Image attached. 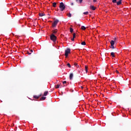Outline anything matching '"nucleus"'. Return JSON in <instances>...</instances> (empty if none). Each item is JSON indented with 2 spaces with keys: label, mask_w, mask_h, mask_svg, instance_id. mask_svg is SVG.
I'll use <instances>...</instances> for the list:
<instances>
[{
  "label": "nucleus",
  "mask_w": 131,
  "mask_h": 131,
  "mask_svg": "<svg viewBox=\"0 0 131 131\" xmlns=\"http://www.w3.org/2000/svg\"><path fill=\"white\" fill-rule=\"evenodd\" d=\"M66 6H65V4L63 2H61L59 5V8L60 11L61 12H63V11L66 9Z\"/></svg>",
  "instance_id": "obj_1"
},
{
  "label": "nucleus",
  "mask_w": 131,
  "mask_h": 131,
  "mask_svg": "<svg viewBox=\"0 0 131 131\" xmlns=\"http://www.w3.org/2000/svg\"><path fill=\"white\" fill-rule=\"evenodd\" d=\"M50 39L51 40H52L54 42H55L56 41V40H57V37L56 36H55V35L54 34H52L50 36Z\"/></svg>",
  "instance_id": "obj_2"
},
{
  "label": "nucleus",
  "mask_w": 131,
  "mask_h": 131,
  "mask_svg": "<svg viewBox=\"0 0 131 131\" xmlns=\"http://www.w3.org/2000/svg\"><path fill=\"white\" fill-rule=\"evenodd\" d=\"M111 43V49H112V50H114L115 49V47H114V43H115V42L114 40H111L110 42Z\"/></svg>",
  "instance_id": "obj_3"
},
{
  "label": "nucleus",
  "mask_w": 131,
  "mask_h": 131,
  "mask_svg": "<svg viewBox=\"0 0 131 131\" xmlns=\"http://www.w3.org/2000/svg\"><path fill=\"white\" fill-rule=\"evenodd\" d=\"M59 22V20L56 19L54 23L52 24V27H56L57 26V24H58V23Z\"/></svg>",
  "instance_id": "obj_4"
},
{
  "label": "nucleus",
  "mask_w": 131,
  "mask_h": 131,
  "mask_svg": "<svg viewBox=\"0 0 131 131\" xmlns=\"http://www.w3.org/2000/svg\"><path fill=\"white\" fill-rule=\"evenodd\" d=\"M70 49H67L66 51H65V56L66 57H68V54H70Z\"/></svg>",
  "instance_id": "obj_5"
},
{
  "label": "nucleus",
  "mask_w": 131,
  "mask_h": 131,
  "mask_svg": "<svg viewBox=\"0 0 131 131\" xmlns=\"http://www.w3.org/2000/svg\"><path fill=\"white\" fill-rule=\"evenodd\" d=\"M72 78H73V73H71L70 74V80H72Z\"/></svg>",
  "instance_id": "obj_6"
},
{
  "label": "nucleus",
  "mask_w": 131,
  "mask_h": 131,
  "mask_svg": "<svg viewBox=\"0 0 131 131\" xmlns=\"http://www.w3.org/2000/svg\"><path fill=\"white\" fill-rule=\"evenodd\" d=\"M90 9H91V10L93 11H95V10H96V7H95L94 6H91Z\"/></svg>",
  "instance_id": "obj_7"
},
{
  "label": "nucleus",
  "mask_w": 131,
  "mask_h": 131,
  "mask_svg": "<svg viewBox=\"0 0 131 131\" xmlns=\"http://www.w3.org/2000/svg\"><path fill=\"white\" fill-rule=\"evenodd\" d=\"M39 17H42L43 16H46V14L43 13H39Z\"/></svg>",
  "instance_id": "obj_8"
},
{
  "label": "nucleus",
  "mask_w": 131,
  "mask_h": 131,
  "mask_svg": "<svg viewBox=\"0 0 131 131\" xmlns=\"http://www.w3.org/2000/svg\"><path fill=\"white\" fill-rule=\"evenodd\" d=\"M40 97V96L34 95L33 98L35 99H39Z\"/></svg>",
  "instance_id": "obj_9"
},
{
  "label": "nucleus",
  "mask_w": 131,
  "mask_h": 131,
  "mask_svg": "<svg viewBox=\"0 0 131 131\" xmlns=\"http://www.w3.org/2000/svg\"><path fill=\"white\" fill-rule=\"evenodd\" d=\"M58 32V30H57V29H55V30H53V34H56V33H57V32Z\"/></svg>",
  "instance_id": "obj_10"
},
{
  "label": "nucleus",
  "mask_w": 131,
  "mask_h": 131,
  "mask_svg": "<svg viewBox=\"0 0 131 131\" xmlns=\"http://www.w3.org/2000/svg\"><path fill=\"white\" fill-rule=\"evenodd\" d=\"M83 1V0H76V2L77 3H78V2H79V4H82Z\"/></svg>",
  "instance_id": "obj_11"
},
{
  "label": "nucleus",
  "mask_w": 131,
  "mask_h": 131,
  "mask_svg": "<svg viewBox=\"0 0 131 131\" xmlns=\"http://www.w3.org/2000/svg\"><path fill=\"white\" fill-rule=\"evenodd\" d=\"M121 2L122 1H119V2H117V6H119V5H121V4H122Z\"/></svg>",
  "instance_id": "obj_12"
},
{
  "label": "nucleus",
  "mask_w": 131,
  "mask_h": 131,
  "mask_svg": "<svg viewBox=\"0 0 131 131\" xmlns=\"http://www.w3.org/2000/svg\"><path fill=\"white\" fill-rule=\"evenodd\" d=\"M46 97H42L40 99V101H42V100H46Z\"/></svg>",
  "instance_id": "obj_13"
},
{
  "label": "nucleus",
  "mask_w": 131,
  "mask_h": 131,
  "mask_svg": "<svg viewBox=\"0 0 131 131\" xmlns=\"http://www.w3.org/2000/svg\"><path fill=\"white\" fill-rule=\"evenodd\" d=\"M57 6V3H56V2H54L53 3V7L54 8H56V6Z\"/></svg>",
  "instance_id": "obj_14"
},
{
  "label": "nucleus",
  "mask_w": 131,
  "mask_h": 131,
  "mask_svg": "<svg viewBox=\"0 0 131 131\" xmlns=\"http://www.w3.org/2000/svg\"><path fill=\"white\" fill-rule=\"evenodd\" d=\"M48 93H49V92H48V91L45 92L44 94H43V96H47Z\"/></svg>",
  "instance_id": "obj_15"
},
{
  "label": "nucleus",
  "mask_w": 131,
  "mask_h": 131,
  "mask_svg": "<svg viewBox=\"0 0 131 131\" xmlns=\"http://www.w3.org/2000/svg\"><path fill=\"white\" fill-rule=\"evenodd\" d=\"M111 55L112 57H113V58H114L115 57V55H114V52H112L111 53Z\"/></svg>",
  "instance_id": "obj_16"
},
{
  "label": "nucleus",
  "mask_w": 131,
  "mask_h": 131,
  "mask_svg": "<svg viewBox=\"0 0 131 131\" xmlns=\"http://www.w3.org/2000/svg\"><path fill=\"white\" fill-rule=\"evenodd\" d=\"M85 71L86 72V73H88V66H85Z\"/></svg>",
  "instance_id": "obj_17"
},
{
  "label": "nucleus",
  "mask_w": 131,
  "mask_h": 131,
  "mask_svg": "<svg viewBox=\"0 0 131 131\" xmlns=\"http://www.w3.org/2000/svg\"><path fill=\"white\" fill-rule=\"evenodd\" d=\"M81 29H82V30H85V29H86L85 27L82 26Z\"/></svg>",
  "instance_id": "obj_18"
},
{
  "label": "nucleus",
  "mask_w": 131,
  "mask_h": 131,
  "mask_svg": "<svg viewBox=\"0 0 131 131\" xmlns=\"http://www.w3.org/2000/svg\"><path fill=\"white\" fill-rule=\"evenodd\" d=\"M70 31L71 33H72V32H73V29L72 28H71V27L70 28Z\"/></svg>",
  "instance_id": "obj_19"
},
{
  "label": "nucleus",
  "mask_w": 131,
  "mask_h": 131,
  "mask_svg": "<svg viewBox=\"0 0 131 131\" xmlns=\"http://www.w3.org/2000/svg\"><path fill=\"white\" fill-rule=\"evenodd\" d=\"M81 45H82V46H85V45H86V43H85V41H83L81 42Z\"/></svg>",
  "instance_id": "obj_20"
},
{
  "label": "nucleus",
  "mask_w": 131,
  "mask_h": 131,
  "mask_svg": "<svg viewBox=\"0 0 131 131\" xmlns=\"http://www.w3.org/2000/svg\"><path fill=\"white\" fill-rule=\"evenodd\" d=\"M76 34L75 33L73 34V38H75Z\"/></svg>",
  "instance_id": "obj_21"
},
{
  "label": "nucleus",
  "mask_w": 131,
  "mask_h": 131,
  "mask_svg": "<svg viewBox=\"0 0 131 131\" xmlns=\"http://www.w3.org/2000/svg\"><path fill=\"white\" fill-rule=\"evenodd\" d=\"M83 14L84 15H89V12H83Z\"/></svg>",
  "instance_id": "obj_22"
},
{
  "label": "nucleus",
  "mask_w": 131,
  "mask_h": 131,
  "mask_svg": "<svg viewBox=\"0 0 131 131\" xmlns=\"http://www.w3.org/2000/svg\"><path fill=\"white\" fill-rule=\"evenodd\" d=\"M67 16H68V17H69L70 18V17H71V16H72V14H71V13H70L67 14Z\"/></svg>",
  "instance_id": "obj_23"
},
{
  "label": "nucleus",
  "mask_w": 131,
  "mask_h": 131,
  "mask_svg": "<svg viewBox=\"0 0 131 131\" xmlns=\"http://www.w3.org/2000/svg\"><path fill=\"white\" fill-rule=\"evenodd\" d=\"M67 66H68V67H69V68H71V66L70 65V63H68L67 64Z\"/></svg>",
  "instance_id": "obj_24"
},
{
  "label": "nucleus",
  "mask_w": 131,
  "mask_h": 131,
  "mask_svg": "<svg viewBox=\"0 0 131 131\" xmlns=\"http://www.w3.org/2000/svg\"><path fill=\"white\" fill-rule=\"evenodd\" d=\"M113 3H114V4H115V3H117V0H113Z\"/></svg>",
  "instance_id": "obj_25"
},
{
  "label": "nucleus",
  "mask_w": 131,
  "mask_h": 131,
  "mask_svg": "<svg viewBox=\"0 0 131 131\" xmlns=\"http://www.w3.org/2000/svg\"><path fill=\"white\" fill-rule=\"evenodd\" d=\"M59 88H60V85L59 84L56 85V89H59Z\"/></svg>",
  "instance_id": "obj_26"
},
{
  "label": "nucleus",
  "mask_w": 131,
  "mask_h": 131,
  "mask_svg": "<svg viewBox=\"0 0 131 131\" xmlns=\"http://www.w3.org/2000/svg\"><path fill=\"white\" fill-rule=\"evenodd\" d=\"M63 84H66V83H67V82L66 81L62 82Z\"/></svg>",
  "instance_id": "obj_27"
},
{
  "label": "nucleus",
  "mask_w": 131,
  "mask_h": 131,
  "mask_svg": "<svg viewBox=\"0 0 131 131\" xmlns=\"http://www.w3.org/2000/svg\"><path fill=\"white\" fill-rule=\"evenodd\" d=\"M27 54H28V55H31V53H30L29 52H27Z\"/></svg>",
  "instance_id": "obj_28"
},
{
  "label": "nucleus",
  "mask_w": 131,
  "mask_h": 131,
  "mask_svg": "<svg viewBox=\"0 0 131 131\" xmlns=\"http://www.w3.org/2000/svg\"><path fill=\"white\" fill-rule=\"evenodd\" d=\"M93 3H97V0H93Z\"/></svg>",
  "instance_id": "obj_29"
},
{
  "label": "nucleus",
  "mask_w": 131,
  "mask_h": 131,
  "mask_svg": "<svg viewBox=\"0 0 131 131\" xmlns=\"http://www.w3.org/2000/svg\"><path fill=\"white\" fill-rule=\"evenodd\" d=\"M74 38H72V39H71V40H72V41H74Z\"/></svg>",
  "instance_id": "obj_30"
},
{
  "label": "nucleus",
  "mask_w": 131,
  "mask_h": 131,
  "mask_svg": "<svg viewBox=\"0 0 131 131\" xmlns=\"http://www.w3.org/2000/svg\"><path fill=\"white\" fill-rule=\"evenodd\" d=\"M74 65L75 66H77L78 64H77V63H74Z\"/></svg>",
  "instance_id": "obj_31"
},
{
  "label": "nucleus",
  "mask_w": 131,
  "mask_h": 131,
  "mask_svg": "<svg viewBox=\"0 0 131 131\" xmlns=\"http://www.w3.org/2000/svg\"><path fill=\"white\" fill-rule=\"evenodd\" d=\"M31 53H33V50H30Z\"/></svg>",
  "instance_id": "obj_32"
},
{
  "label": "nucleus",
  "mask_w": 131,
  "mask_h": 131,
  "mask_svg": "<svg viewBox=\"0 0 131 131\" xmlns=\"http://www.w3.org/2000/svg\"><path fill=\"white\" fill-rule=\"evenodd\" d=\"M77 68H79V66H78V64L77 66H76Z\"/></svg>",
  "instance_id": "obj_33"
},
{
  "label": "nucleus",
  "mask_w": 131,
  "mask_h": 131,
  "mask_svg": "<svg viewBox=\"0 0 131 131\" xmlns=\"http://www.w3.org/2000/svg\"><path fill=\"white\" fill-rule=\"evenodd\" d=\"M116 73H119V72H118V71H117V70H116Z\"/></svg>",
  "instance_id": "obj_34"
},
{
  "label": "nucleus",
  "mask_w": 131,
  "mask_h": 131,
  "mask_svg": "<svg viewBox=\"0 0 131 131\" xmlns=\"http://www.w3.org/2000/svg\"><path fill=\"white\" fill-rule=\"evenodd\" d=\"M116 39H117V38H115V41H114L115 42L116 41Z\"/></svg>",
  "instance_id": "obj_35"
},
{
  "label": "nucleus",
  "mask_w": 131,
  "mask_h": 131,
  "mask_svg": "<svg viewBox=\"0 0 131 131\" xmlns=\"http://www.w3.org/2000/svg\"><path fill=\"white\" fill-rule=\"evenodd\" d=\"M74 4L73 3H71V5L73 6Z\"/></svg>",
  "instance_id": "obj_36"
},
{
  "label": "nucleus",
  "mask_w": 131,
  "mask_h": 131,
  "mask_svg": "<svg viewBox=\"0 0 131 131\" xmlns=\"http://www.w3.org/2000/svg\"><path fill=\"white\" fill-rule=\"evenodd\" d=\"M38 96H40V97H41V94H40V95H38Z\"/></svg>",
  "instance_id": "obj_37"
},
{
  "label": "nucleus",
  "mask_w": 131,
  "mask_h": 131,
  "mask_svg": "<svg viewBox=\"0 0 131 131\" xmlns=\"http://www.w3.org/2000/svg\"><path fill=\"white\" fill-rule=\"evenodd\" d=\"M81 89H83V88L82 86H81Z\"/></svg>",
  "instance_id": "obj_38"
},
{
  "label": "nucleus",
  "mask_w": 131,
  "mask_h": 131,
  "mask_svg": "<svg viewBox=\"0 0 131 131\" xmlns=\"http://www.w3.org/2000/svg\"><path fill=\"white\" fill-rule=\"evenodd\" d=\"M120 1H121V2H122V0H119Z\"/></svg>",
  "instance_id": "obj_39"
}]
</instances>
